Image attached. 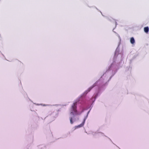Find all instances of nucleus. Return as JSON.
<instances>
[{
	"label": "nucleus",
	"mask_w": 149,
	"mask_h": 149,
	"mask_svg": "<svg viewBox=\"0 0 149 149\" xmlns=\"http://www.w3.org/2000/svg\"><path fill=\"white\" fill-rule=\"evenodd\" d=\"M144 31L146 33H148L149 31V28L148 27H146L144 28Z\"/></svg>",
	"instance_id": "f03ea898"
},
{
	"label": "nucleus",
	"mask_w": 149,
	"mask_h": 149,
	"mask_svg": "<svg viewBox=\"0 0 149 149\" xmlns=\"http://www.w3.org/2000/svg\"><path fill=\"white\" fill-rule=\"evenodd\" d=\"M72 120V118L70 117V123L71 124H72L73 123V121Z\"/></svg>",
	"instance_id": "20e7f679"
},
{
	"label": "nucleus",
	"mask_w": 149,
	"mask_h": 149,
	"mask_svg": "<svg viewBox=\"0 0 149 149\" xmlns=\"http://www.w3.org/2000/svg\"><path fill=\"white\" fill-rule=\"evenodd\" d=\"M77 102L74 103L72 105L70 109V114L74 116V115H78L80 114L83 111H82L81 112H78L77 110Z\"/></svg>",
	"instance_id": "f257e3e1"
},
{
	"label": "nucleus",
	"mask_w": 149,
	"mask_h": 149,
	"mask_svg": "<svg viewBox=\"0 0 149 149\" xmlns=\"http://www.w3.org/2000/svg\"><path fill=\"white\" fill-rule=\"evenodd\" d=\"M130 42L132 44H133L135 43V40L133 37L131 38Z\"/></svg>",
	"instance_id": "7ed1b4c3"
},
{
	"label": "nucleus",
	"mask_w": 149,
	"mask_h": 149,
	"mask_svg": "<svg viewBox=\"0 0 149 149\" xmlns=\"http://www.w3.org/2000/svg\"><path fill=\"white\" fill-rule=\"evenodd\" d=\"M48 105H46V104H44L43 105V106H47Z\"/></svg>",
	"instance_id": "39448f33"
}]
</instances>
